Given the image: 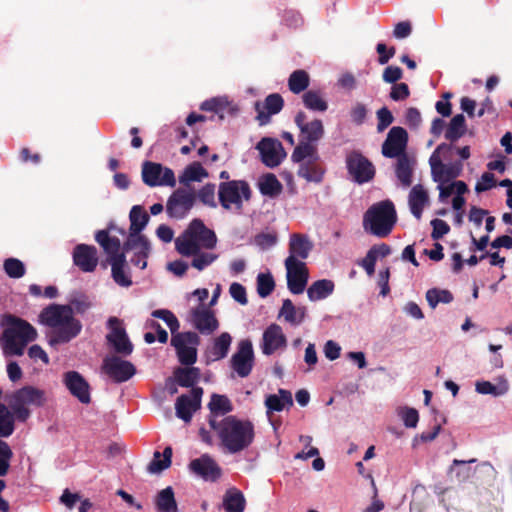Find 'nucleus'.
I'll list each match as a JSON object with an SVG mask.
<instances>
[{
	"label": "nucleus",
	"mask_w": 512,
	"mask_h": 512,
	"mask_svg": "<svg viewBox=\"0 0 512 512\" xmlns=\"http://www.w3.org/2000/svg\"><path fill=\"white\" fill-rule=\"evenodd\" d=\"M40 323L51 329L50 344L67 343L77 337L81 330V322L74 317L70 305L51 304L39 315Z\"/></svg>",
	"instance_id": "1"
},
{
	"label": "nucleus",
	"mask_w": 512,
	"mask_h": 512,
	"mask_svg": "<svg viewBox=\"0 0 512 512\" xmlns=\"http://www.w3.org/2000/svg\"><path fill=\"white\" fill-rule=\"evenodd\" d=\"M211 430L216 433L222 448L230 454L247 449L255 438L254 424L250 420L240 419L234 415L224 417L221 424Z\"/></svg>",
	"instance_id": "2"
},
{
	"label": "nucleus",
	"mask_w": 512,
	"mask_h": 512,
	"mask_svg": "<svg viewBox=\"0 0 512 512\" xmlns=\"http://www.w3.org/2000/svg\"><path fill=\"white\" fill-rule=\"evenodd\" d=\"M36 337V329L27 321L9 316L7 326L0 337V347L6 357L22 356L27 344Z\"/></svg>",
	"instance_id": "3"
},
{
	"label": "nucleus",
	"mask_w": 512,
	"mask_h": 512,
	"mask_svg": "<svg viewBox=\"0 0 512 512\" xmlns=\"http://www.w3.org/2000/svg\"><path fill=\"white\" fill-rule=\"evenodd\" d=\"M216 244L217 237L214 231L207 228L199 219L192 220L188 228L175 240L176 250L187 257L200 250H212Z\"/></svg>",
	"instance_id": "4"
},
{
	"label": "nucleus",
	"mask_w": 512,
	"mask_h": 512,
	"mask_svg": "<svg viewBox=\"0 0 512 512\" xmlns=\"http://www.w3.org/2000/svg\"><path fill=\"white\" fill-rule=\"evenodd\" d=\"M397 220L394 204L384 200L373 204L363 216V228L370 234L383 238L388 236Z\"/></svg>",
	"instance_id": "5"
},
{
	"label": "nucleus",
	"mask_w": 512,
	"mask_h": 512,
	"mask_svg": "<svg viewBox=\"0 0 512 512\" xmlns=\"http://www.w3.org/2000/svg\"><path fill=\"white\" fill-rule=\"evenodd\" d=\"M292 160L300 163L298 176L309 182H321L324 174L323 168L317 163L319 155L315 145L300 143L292 154Z\"/></svg>",
	"instance_id": "6"
},
{
	"label": "nucleus",
	"mask_w": 512,
	"mask_h": 512,
	"mask_svg": "<svg viewBox=\"0 0 512 512\" xmlns=\"http://www.w3.org/2000/svg\"><path fill=\"white\" fill-rule=\"evenodd\" d=\"M451 150V145L440 144L429 158L432 178L438 184H445L462 173L463 164L461 162L448 164L442 162V158H447Z\"/></svg>",
	"instance_id": "7"
},
{
	"label": "nucleus",
	"mask_w": 512,
	"mask_h": 512,
	"mask_svg": "<svg viewBox=\"0 0 512 512\" xmlns=\"http://www.w3.org/2000/svg\"><path fill=\"white\" fill-rule=\"evenodd\" d=\"M250 197V187L243 180H231L219 184L218 199L221 206L226 210H241L243 202L248 201Z\"/></svg>",
	"instance_id": "8"
},
{
	"label": "nucleus",
	"mask_w": 512,
	"mask_h": 512,
	"mask_svg": "<svg viewBox=\"0 0 512 512\" xmlns=\"http://www.w3.org/2000/svg\"><path fill=\"white\" fill-rule=\"evenodd\" d=\"M171 344L182 364L192 365L196 362L199 336L195 332L177 333L172 336Z\"/></svg>",
	"instance_id": "9"
},
{
	"label": "nucleus",
	"mask_w": 512,
	"mask_h": 512,
	"mask_svg": "<svg viewBox=\"0 0 512 512\" xmlns=\"http://www.w3.org/2000/svg\"><path fill=\"white\" fill-rule=\"evenodd\" d=\"M143 182L150 186H168L176 185L175 174L172 169L155 162H145L142 166Z\"/></svg>",
	"instance_id": "10"
},
{
	"label": "nucleus",
	"mask_w": 512,
	"mask_h": 512,
	"mask_svg": "<svg viewBox=\"0 0 512 512\" xmlns=\"http://www.w3.org/2000/svg\"><path fill=\"white\" fill-rule=\"evenodd\" d=\"M284 265L289 291L296 295L303 293L309 279L306 263L304 261H295L292 257H287Z\"/></svg>",
	"instance_id": "11"
},
{
	"label": "nucleus",
	"mask_w": 512,
	"mask_h": 512,
	"mask_svg": "<svg viewBox=\"0 0 512 512\" xmlns=\"http://www.w3.org/2000/svg\"><path fill=\"white\" fill-rule=\"evenodd\" d=\"M186 320L201 334L210 335L219 327L215 313L210 307L198 304L189 310Z\"/></svg>",
	"instance_id": "12"
},
{
	"label": "nucleus",
	"mask_w": 512,
	"mask_h": 512,
	"mask_svg": "<svg viewBox=\"0 0 512 512\" xmlns=\"http://www.w3.org/2000/svg\"><path fill=\"white\" fill-rule=\"evenodd\" d=\"M346 166L349 175L358 184L369 182L375 175L373 164L357 151L346 156Z\"/></svg>",
	"instance_id": "13"
},
{
	"label": "nucleus",
	"mask_w": 512,
	"mask_h": 512,
	"mask_svg": "<svg viewBox=\"0 0 512 512\" xmlns=\"http://www.w3.org/2000/svg\"><path fill=\"white\" fill-rule=\"evenodd\" d=\"M195 203V194L185 189L175 190L168 198L166 212L170 218H185Z\"/></svg>",
	"instance_id": "14"
},
{
	"label": "nucleus",
	"mask_w": 512,
	"mask_h": 512,
	"mask_svg": "<svg viewBox=\"0 0 512 512\" xmlns=\"http://www.w3.org/2000/svg\"><path fill=\"white\" fill-rule=\"evenodd\" d=\"M230 362L232 369L239 377H247L254 365V352L251 341H240L237 351L232 355Z\"/></svg>",
	"instance_id": "15"
},
{
	"label": "nucleus",
	"mask_w": 512,
	"mask_h": 512,
	"mask_svg": "<svg viewBox=\"0 0 512 512\" xmlns=\"http://www.w3.org/2000/svg\"><path fill=\"white\" fill-rule=\"evenodd\" d=\"M408 142L406 130L399 126H394L387 134L386 140L382 145V154L387 158H398L402 155H408L405 150Z\"/></svg>",
	"instance_id": "16"
},
{
	"label": "nucleus",
	"mask_w": 512,
	"mask_h": 512,
	"mask_svg": "<svg viewBox=\"0 0 512 512\" xmlns=\"http://www.w3.org/2000/svg\"><path fill=\"white\" fill-rule=\"evenodd\" d=\"M104 372L115 382L121 383L129 380L135 373V366L117 356L106 357L102 366Z\"/></svg>",
	"instance_id": "17"
},
{
	"label": "nucleus",
	"mask_w": 512,
	"mask_h": 512,
	"mask_svg": "<svg viewBox=\"0 0 512 512\" xmlns=\"http://www.w3.org/2000/svg\"><path fill=\"white\" fill-rule=\"evenodd\" d=\"M108 327L110 328V332L107 335V340L114 350L124 356L130 355L133 351V345L125 329L122 327L121 321L116 317H111L108 320Z\"/></svg>",
	"instance_id": "18"
},
{
	"label": "nucleus",
	"mask_w": 512,
	"mask_h": 512,
	"mask_svg": "<svg viewBox=\"0 0 512 512\" xmlns=\"http://www.w3.org/2000/svg\"><path fill=\"white\" fill-rule=\"evenodd\" d=\"M202 394L203 389L197 387L192 388L188 394L181 395L175 403L177 417L190 422L194 412L200 408Z\"/></svg>",
	"instance_id": "19"
},
{
	"label": "nucleus",
	"mask_w": 512,
	"mask_h": 512,
	"mask_svg": "<svg viewBox=\"0 0 512 512\" xmlns=\"http://www.w3.org/2000/svg\"><path fill=\"white\" fill-rule=\"evenodd\" d=\"M123 248L126 252H133V256L131 258L133 265L140 269L146 268L147 258L150 253V243L145 236L142 234L129 235Z\"/></svg>",
	"instance_id": "20"
},
{
	"label": "nucleus",
	"mask_w": 512,
	"mask_h": 512,
	"mask_svg": "<svg viewBox=\"0 0 512 512\" xmlns=\"http://www.w3.org/2000/svg\"><path fill=\"white\" fill-rule=\"evenodd\" d=\"M287 346V338L280 325L270 324L263 332L261 350L264 355H271Z\"/></svg>",
	"instance_id": "21"
},
{
	"label": "nucleus",
	"mask_w": 512,
	"mask_h": 512,
	"mask_svg": "<svg viewBox=\"0 0 512 512\" xmlns=\"http://www.w3.org/2000/svg\"><path fill=\"white\" fill-rule=\"evenodd\" d=\"M295 123L300 129L301 142L314 145L324 135L323 123L319 119L307 121L306 115L299 112L295 117Z\"/></svg>",
	"instance_id": "22"
},
{
	"label": "nucleus",
	"mask_w": 512,
	"mask_h": 512,
	"mask_svg": "<svg viewBox=\"0 0 512 512\" xmlns=\"http://www.w3.org/2000/svg\"><path fill=\"white\" fill-rule=\"evenodd\" d=\"M263 163L271 168L278 166L286 157V152L280 141L263 138L257 145Z\"/></svg>",
	"instance_id": "23"
},
{
	"label": "nucleus",
	"mask_w": 512,
	"mask_h": 512,
	"mask_svg": "<svg viewBox=\"0 0 512 512\" xmlns=\"http://www.w3.org/2000/svg\"><path fill=\"white\" fill-rule=\"evenodd\" d=\"M189 468L194 474L205 481L215 482L222 474L220 466L208 454H204L201 457L192 460L189 464Z\"/></svg>",
	"instance_id": "24"
},
{
	"label": "nucleus",
	"mask_w": 512,
	"mask_h": 512,
	"mask_svg": "<svg viewBox=\"0 0 512 512\" xmlns=\"http://www.w3.org/2000/svg\"><path fill=\"white\" fill-rule=\"evenodd\" d=\"M208 409L207 421L212 429L221 424V420L224 417L229 416L228 414L233 411V404L225 395L212 394L208 403Z\"/></svg>",
	"instance_id": "25"
},
{
	"label": "nucleus",
	"mask_w": 512,
	"mask_h": 512,
	"mask_svg": "<svg viewBox=\"0 0 512 512\" xmlns=\"http://www.w3.org/2000/svg\"><path fill=\"white\" fill-rule=\"evenodd\" d=\"M63 382L69 392L81 403H90V388L87 381L76 371L66 372L63 376Z\"/></svg>",
	"instance_id": "26"
},
{
	"label": "nucleus",
	"mask_w": 512,
	"mask_h": 512,
	"mask_svg": "<svg viewBox=\"0 0 512 512\" xmlns=\"http://www.w3.org/2000/svg\"><path fill=\"white\" fill-rule=\"evenodd\" d=\"M73 262L83 272H93L98 264L97 249L91 245H77L73 251Z\"/></svg>",
	"instance_id": "27"
},
{
	"label": "nucleus",
	"mask_w": 512,
	"mask_h": 512,
	"mask_svg": "<svg viewBox=\"0 0 512 512\" xmlns=\"http://www.w3.org/2000/svg\"><path fill=\"white\" fill-rule=\"evenodd\" d=\"M283 104V98L278 93L268 95L264 103L256 102L255 110L259 124L266 125L269 123L271 115L279 113L283 108Z\"/></svg>",
	"instance_id": "28"
},
{
	"label": "nucleus",
	"mask_w": 512,
	"mask_h": 512,
	"mask_svg": "<svg viewBox=\"0 0 512 512\" xmlns=\"http://www.w3.org/2000/svg\"><path fill=\"white\" fill-rule=\"evenodd\" d=\"M95 239L106 253L109 263L125 258L121 251V242L117 237L110 236L105 230H100L96 233Z\"/></svg>",
	"instance_id": "29"
},
{
	"label": "nucleus",
	"mask_w": 512,
	"mask_h": 512,
	"mask_svg": "<svg viewBox=\"0 0 512 512\" xmlns=\"http://www.w3.org/2000/svg\"><path fill=\"white\" fill-rule=\"evenodd\" d=\"M312 248L313 243L307 235L298 233L291 234L288 246V257H292L295 261H304L308 258Z\"/></svg>",
	"instance_id": "30"
},
{
	"label": "nucleus",
	"mask_w": 512,
	"mask_h": 512,
	"mask_svg": "<svg viewBox=\"0 0 512 512\" xmlns=\"http://www.w3.org/2000/svg\"><path fill=\"white\" fill-rule=\"evenodd\" d=\"M232 337L228 332L221 333L214 338L212 344L206 349L205 357L208 362H215L224 359L230 349Z\"/></svg>",
	"instance_id": "31"
},
{
	"label": "nucleus",
	"mask_w": 512,
	"mask_h": 512,
	"mask_svg": "<svg viewBox=\"0 0 512 512\" xmlns=\"http://www.w3.org/2000/svg\"><path fill=\"white\" fill-rule=\"evenodd\" d=\"M395 175L400 184L407 188L413 182V173L416 167V159L411 155H402L396 158Z\"/></svg>",
	"instance_id": "32"
},
{
	"label": "nucleus",
	"mask_w": 512,
	"mask_h": 512,
	"mask_svg": "<svg viewBox=\"0 0 512 512\" xmlns=\"http://www.w3.org/2000/svg\"><path fill=\"white\" fill-rule=\"evenodd\" d=\"M428 191L420 184L410 190L408 204L412 215L418 220L421 219L423 210L429 205Z\"/></svg>",
	"instance_id": "33"
},
{
	"label": "nucleus",
	"mask_w": 512,
	"mask_h": 512,
	"mask_svg": "<svg viewBox=\"0 0 512 512\" xmlns=\"http://www.w3.org/2000/svg\"><path fill=\"white\" fill-rule=\"evenodd\" d=\"M306 315V307H296L290 299H284L278 313V318H283L285 322L292 326H298L305 320Z\"/></svg>",
	"instance_id": "34"
},
{
	"label": "nucleus",
	"mask_w": 512,
	"mask_h": 512,
	"mask_svg": "<svg viewBox=\"0 0 512 512\" xmlns=\"http://www.w3.org/2000/svg\"><path fill=\"white\" fill-rule=\"evenodd\" d=\"M17 403L41 406L45 403V392L33 386H25L16 391L12 397Z\"/></svg>",
	"instance_id": "35"
},
{
	"label": "nucleus",
	"mask_w": 512,
	"mask_h": 512,
	"mask_svg": "<svg viewBox=\"0 0 512 512\" xmlns=\"http://www.w3.org/2000/svg\"><path fill=\"white\" fill-rule=\"evenodd\" d=\"M475 390L482 395H492L499 397L505 395L509 390V383L505 377H499L495 384L489 381H477Z\"/></svg>",
	"instance_id": "36"
},
{
	"label": "nucleus",
	"mask_w": 512,
	"mask_h": 512,
	"mask_svg": "<svg viewBox=\"0 0 512 512\" xmlns=\"http://www.w3.org/2000/svg\"><path fill=\"white\" fill-rule=\"evenodd\" d=\"M292 395L289 391L280 389L278 394H271L266 397L265 406L267 408V414L271 412H280L285 406L292 405Z\"/></svg>",
	"instance_id": "37"
},
{
	"label": "nucleus",
	"mask_w": 512,
	"mask_h": 512,
	"mask_svg": "<svg viewBox=\"0 0 512 512\" xmlns=\"http://www.w3.org/2000/svg\"><path fill=\"white\" fill-rule=\"evenodd\" d=\"M334 291V283L328 279L317 280L307 289V296L310 301L323 300Z\"/></svg>",
	"instance_id": "38"
},
{
	"label": "nucleus",
	"mask_w": 512,
	"mask_h": 512,
	"mask_svg": "<svg viewBox=\"0 0 512 512\" xmlns=\"http://www.w3.org/2000/svg\"><path fill=\"white\" fill-rule=\"evenodd\" d=\"M129 219V235H139L148 224L149 215L146 213L142 206L135 205L130 210Z\"/></svg>",
	"instance_id": "39"
},
{
	"label": "nucleus",
	"mask_w": 512,
	"mask_h": 512,
	"mask_svg": "<svg viewBox=\"0 0 512 512\" xmlns=\"http://www.w3.org/2000/svg\"><path fill=\"white\" fill-rule=\"evenodd\" d=\"M246 501L243 493L236 489H228L223 498V507L226 512H243Z\"/></svg>",
	"instance_id": "40"
},
{
	"label": "nucleus",
	"mask_w": 512,
	"mask_h": 512,
	"mask_svg": "<svg viewBox=\"0 0 512 512\" xmlns=\"http://www.w3.org/2000/svg\"><path fill=\"white\" fill-rule=\"evenodd\" d=\"M155 506L158 512H178L174 491L171 487H166L158 492Z\"/></svg>",
	"instance_id": "41"
},
{
	"label": "nucleus",
	"mask_w": 512,
	"mask_h": 512,
	"mask_svg": "<svg viewBox=\"0 0 512 512\" xmlns=\"http://www.w3.org/2000/svg\"><path fill=\"white\" fill-rule=\"evenodd\" d=\"M113 280L122 287L132 285L130 273L126 266V258L110 262Z\"/></svg>",
	"instance_id": "42"
},
{
	"label": "nucleus",
	"mask_w": 512,
	"mask_h": 512,
	"mask_svg": "<svg viewBox=\"0 0 512 512\" xmlns=\"http://www.w3.org/2000/svg\"><path fill=\"white\" fill-rule=\"evenodd\" d=\"M208 177V172L203 168L199 162H193L188 165L182 175L179 176V182L188 185L191 182H200Z\"/></svg>",
	"instance_id": "43"
},
{
	"label": "nucleus",
	"mask_w": 512,
	"mask_h": 512,
	"mask_svg": "<svg viewBox=\"0 0 512 512\" xmlns=\"http://www.w3.org/2000/svg\"><path fill=\"white\" fill-rule=\"evenodd\" d=\"M260 192L269 197H275L282 191V184L273 174H266L259 180Z\"/></svg>",
	"instance_id": "44"
},
{
	"label": "nucleus",
	"mask_w": 512,
	"mask_h": 512,
	"mask_svg": "<svg viewBox=\"0 0 512 512\" xmlns=\"http://www.w3.org/2000/svg\"><path fill=\"white\" fill-rule=\"evenodd\" d=\"M172 449L166 447L161 454L160 452L154 453V458L148 466V471L152 474L160 473L168 468L171 464Z\"/></svg>",
	"instance_id": "45"
},
{
	"label": "nucleus",
	"mask_w": 512,
	"mask_h": 512,
	"mask_svg": "<svg viewBox=\"0 0 512 512\" xmlns=\"http://www.w3.org/2000/svg\"><path fill=\"white\" fill-rule=\"evenodd\" d=\"M302 99L305 107L309 110L324 112L328 108L327 101L318 91L309 90L303 94Z\"/></svg>",
	"instance_id": "46"
},
{
	"label": "nucleus",
	"mask_w": 512,
	"mask_h": 512,
	"mask_svg": "<svg viewBox=\"0 0 512 512\" xmlns=\"http://www.w3.org/2000/svg\"><path fill=\"white\" fill-rule=\"evenodd\" d=\"M310 83V77L305 70H296L294 71L289 79L288 86L291 92L295 94H299L303 92Z\"/></svg>",
	"instance_id": "47"
},
{
	"label": "nucleus",
	"mask_w": 512,
	"mask_h": 512,
	"mask_svg": "<svg viewBox=\"0 0 512 512\" xmlns=\"http://www.w3.org/2000/svg\"><path fill=\"white\" fill-rule=\"evenodd\" d=\"M465 131V118L462 114H457L451 119L445 137L450 141H456L465 134Z\"/></svg>",
	"instance_id": "48"
},
{
	"label": "nucleus",
	"mask_w": 512,
	"mask_h": 512,
	"mask_svg": "<svg viewBox=\"0 0 512 512\" xmlns=\"http://www.w3.org/2000/svg\"><path fill=\"white\" fill-rule=\"evenodd\" d=\"M426 300L432 309L438 304H448L453 301V295L449 290L432 288L426 292Z\"/></svg>",
	"instance_id": "49"
},
{
	"label": "nucleus",
	"mask_w": 512,
	"mask_h": 512,
	"mask_svg": "<svg viewBox=\"0 0 512 512\" xmlns=\"http://www.w3.org/2000/svg\"><path fill=\"white\" fill-rule=\"evenodd\" d=\"M200 372L198 368H179L175 372V379L182 387H192L199 379Z\"/></svg>",
	"instance_id": "50"
},
{
	"label": "nucleus",
	"mask_w": 512,
	"mask_h": 512,
	"mask_svg": "<svg viewBox=\"0 0 512 512\" xmlns=\"http://www.w3.org/2000/svg\"><path fill=\"white\" fill-rule=\"evenodd\" d=\"M191 256L193 257L191 266L198 271L204 270L218 259V254L210 250H200Z\"/></svg>",
	"instance_id": "51"
},
{
	"label": "nucleus",
	"mask_w": 512,
	"mask_h": 512,
	"mask_svg": "<svg viewBox=\"0 0 512 512\" xmlns=\"http://www.w3.org/2000/svg\"><path fill=\"white\" fill-rule=\"evenodd\" d=\"M14 432V416L9 409L0 404V437H9Z\"/></svg>",
	"instance_id": "52"
},
{
	"label": "nucleus",
	"mask_w": 512,
	"mask_h": 512,
	"mask_svg": "<svg viewBox=\"0 0 512 512\" xmlns=\"http://www.w3.org/2000/svg\"><path fill=\"white\" fill-rule=\"evenodd\" d=\"M275 288V281L270 272L259 273L257 276V293L261 298L269 296Z\"/></svg>",
	"instance_id": "53"
},
{
	"label": "nucleus",
	"mask_w": 512,
	"mask_h": 512,
	"mask_svg": "<svg viewBox=\"0 0 512 512\" xmlns=\"http://www.w3.org/2000/svg\"><path fill=\"white\" fill-rule=\"evenodd\" d=\"M438 189H439V198L441 201H443L447 197L451 196L453 193L463 195L468 190L467 185L463 181H455L448 185L439 184Z\"/></svg>",
	"instance_id": "54"
},
{
	"label": "nucleus",
	"mask_w": 512,
	"mask_h": 512,
	"mask_svg": "<svg viewBox=\"0 0 512 512\" xmlns=\"http://www.w3.org/2000/svg\"><path fill=\"white\" fill-rule=\"evenodd\" d=\"M3 267L6 274L11 278H21L26 271L23 262L17 258L6 259Z\"/></svg>",
	"instance_id": "55"
},
{
	"label": "nucleus",
	"mask_w": 512,
	"mask_h": 512,
	"mask_svg": "<svg viewBox=\"0 0 512 512\" xmlns=\"http://www.w3.org/2000/svg\"><path fill=\"white\" fill-rule=\"evenodd\" d=\"M397 414L407 428H415L419 421L418 411L407 406L399 407Z\"/></svg>",
	"instance_id": "56"
},
{
	"label": "nucleus",
	"mask_w": 512,
	"mask_h": 512,
	"mask_svg": "<svg viewBox=\"0 0 512 512\" xmlns=\"http://www.w3.org/2000/svg\"><path fill=\"white\" fill-rule=\"evenodd\" d=\"M152 316L154 318L163 320L173 335H175L174 333L179 329V326H180L179 321L170 310H167V309L154 310L152 312Z\"/></svg>",
	"instance_id": "57"
},
{
	"label": "nucleus",
	"mask_w": 512,
	"mask_h": 512,
	"mask_svg": "<svg viewBox=\"0 0 512 512\" xmlns=\"http://www.w3.org/2000/svg\"><path fill=\"white\" fill-rule=\"evenodd\" d=\"M216 186L214 184H206L203 186L197 193L198 199L209 207L215 208L217 206L216 202Z\"/></svg>",
	"instance_id": "58"
},
{
	"label": "nucleus",
	"mask_w": 512,
	"mask_h": 512,
	"mask_svg": "<svg viewBox=\"0 0 512 512\" xmlns=\"http://www.w3.org/2000/svg\"><path fill=\"white\" fill-rule=\"evenodd\" d=\"M312 437L309 435H300L299 441L304 445V449H307V451L303 450L301 452H298L294 458L298 460H307L312 457H316L319 455V450L316 447L311 446L312 443Z\"/></svg>",
	"instance_id": "59"
},
{
	"label": "nucleus",
	"mask_w": 512,
	"mask_h": 512,
	"mask_svg": "<svg viewBox=\"0 0 512 512\" xmlns=\"http://www.w3.org/2000/svg\"><path fill=\"white\" fill-rule=\"evenodd\" d=\"M12 457L13 452L11 448L0 439V477L8 473Z\"/></svg>",
	"instance_id": "60"
},
{
	"label": "nucleus",
	"mask_w": 512,
	"mask_h": 512,
	"mask_svg": "<svg viewBox=\"0 0 512 512\" xmlns=\"http://www.w3.org/2000/svg\"><path fill=\"white\" fill-rule=\"evenodd\" d=\"M228 103L229 102L226 97H214L202 102L200 109L219 113L227 107Z\"/></svg>",
	"instance_id": "61"
},
{
	"label": "nucleus",
	"mask_w": 512,
	"mask_h": 512,
	"mask_svg": "<svg viewBox=\"0 0 512 512\" xmlns=\"http://www.w3.org/2000/svg\"><path fill=\"white\" fill-rule=\"evenodd\" d=\"M229 293L231 297L241 305L247 304L248 299L246 289L242 284L237 282L232 283L229 288Z\"/></svg>",
	"instance_id": "62"
},
{
	"label": "nucleus",
	"mask_w": 512,
	"mask_h": 512,
	"mask_svg": "<svg viewBox=\"0 0 512 512\" xmlns=\"http://www.w3.org/2000/svg\"><path fill=\"white\" fill-rule=\"evenodd\" d=\"M495 186V177L490 172H485L482 174L481 178L475 185V190L477 193H481L487 191Z\"/></svg>",
	"instance_id": "63"
},
{
	"label": "nucleus",
	"mask_w": 512,
	"mask_h": 512,
	"mask_svg": "<svg viewBox=\"0 0 512 512\" xmlns=\"http://www.w3.org/2000/svg\"><path fill=\"white\" fill-rule=\"evenodd\" d=\"M377 119V130L379 132L384 131L393 122L392 113L386 107L377 111Z\"/></svg>",
	"instance_id": "64"
}]
</instances>
